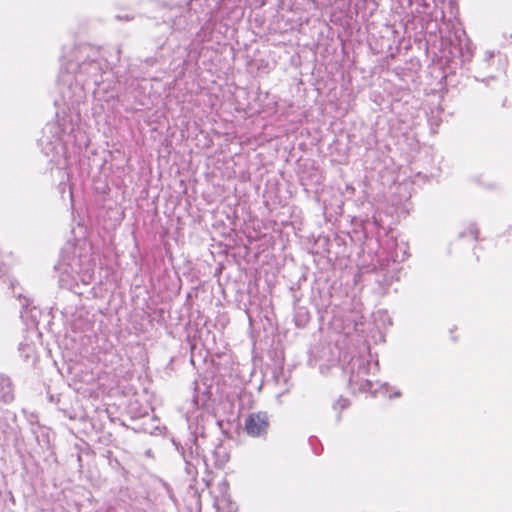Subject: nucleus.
<instances>
[{
    "label": "nucleus",
    "mask_w": 512,
    "mask_h": 512,
    "mask_svg": "<svg viewBox=\"0 0 512 512\" xmlns=\"http://www.w3.org/2000/svg\"><path fill=\"white\" fill-rule=\"evenodd\" d=\"M56 269L59 271L60 285L68 289H73L78 280L87 283L90 279L88 271L84 272L82 269V260L80 258L66 259L63 257L56 266Z\"/></svg>",
    "instance_id": "nucleus-1"
},
{
    "label": "nucleus",
    "mask_w": 512,
    "mask_h": 512,
    "mask_svg": "<svg viewBox=\"0 0 512 512\" xmlns=\"http://www.w3.org/2000/svg\"><path fill=\"white\" fill-rule=\"evenodd\" d=\"M268 426L269 422L266 413H252L245 420L246 432L252 437L264 435L267 432Z\"/></svg>",
    "instance_id": "nucleus-2"
},
{
    "label": "nucleus",
    "mask_w": 512,
    "mask_h": 512,
    "mask_svg": "<svg viewBox=\"0 0 512 512\" xmlns=\"http://www.w3.org/2000/svg\"><path fill=\"white\" fill-rule=\"evenodd\" d=\"M360 390L370 391L374 395H382L384 397H388L389 399L401 396V392L395 387H391L386 383L374 384L370 380H365L363 383H361Z\"/></svg>",
    "instance_id": "nucleus-3"
},
{
    "label": "nucleus",
    "mask_w": 512,
    "mask_h": 512,
    "mask_svg": "<svg viewBox=\"0 0 512 512\" xmlns=\"http://www.w3.org/2000/svg\"><path fill=\"white\" fill-rule=\"evenodd\" d=\"M13 398V390L10 380L0 376V401L9 403Z\"/></svg>",
    "instance_id": "nucleus-4"
},
{
    "label": "nucleus",
    "mask_w": 512,
    "mask_h": 512,
    "mask_svg": "<svg viewBox=\"0 0 512 512\" xmlns=\"http://www.w3.org/2000/svg\"><path fill=\"white\" fill-rule=\"evenodd\" d=\"M228 504V509H227V512H234L235 511V505L232 504L231 502H229L225 497L219 499V498H216L215 499V506L217 507V509L219 511H223L225 510V504Z\"/></svg>",
    "instance_id": "nucleus-5"
},
{
    "label": "nucleus",
    "mask_w": 512,
    "mask_h": 512,
    "mask_svg": "<svg viewBox=\"0 0 512 512\" xmlns=\"http://www.w3.org/2000/svg\"><path fill=\"white\" fill-rule=\"evenodd\" d=\"M348 400L347 399H340L337 401L335 407L339 406L341 409H344L348 406Z\"/></svg>",
    "instance_id": "nucleus-6"
}]
</instances>
